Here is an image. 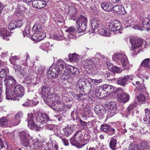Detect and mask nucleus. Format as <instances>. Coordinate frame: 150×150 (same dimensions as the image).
<instances>
[{
  "label": "nucleus",
  "instance_id": "f257e3e1",
  "mask_svg": "<svg viewBox=\"0 0 150 150\" xmlns=\"http://www.w3.org/2000/svg\"><path fill=\"white\" fill-rule=\"evenodd\" d=\"M35 116L37 123L36 124L34 120L33 114L28 113L27 115L28 126L32 129L35 127H38L40 126V124H45L50 120L48 115L45 113L36 112L35 113Z\"/></svg>",
  "mask_w": 150,
  "mask_h": 150
},
{
  "label": "nucleus",
  "instance_id": "f03ea898",
  "mask_svg": "<svg viewBox=\"0 0 150 150\" xmlns=\"http://www.w3.org/2000/svg\"><path fill=\"white\" fill-rule=\"evenodd\" d=\"M6 98L8 100H19L24 94V89L21 85H16L13 87L6 89Z\"/></svg>",
  "mask_w": 150,
  "mask_h": 150
},
{
  "label": "nucleus",
  "instance_id": "7ed1b4c3",
  "mask_svg": "<svg viewBox=\"0 0 150 150\" xmlns=\"http://www.w3.org/2000/svg\"><path fill=\"white\" fill-rule=\"evenodd\" d=\"M124 90L121 88L116 89L114 93L116 95V98L117 101L120 103H125L128 101L129 99V95L125 93Z\"/></svg>",
  "mask_w": 150,
  "mask_h": 150
},
{
  "label": "nucleus",
  "instance_id": "20e7f679",
  "mask_svg": "<svg viewBox=\"0 0 150 150\" xmlns=\"http://www.w3.org/2000/svg\"><path fill=\"white\" fill-rule=\"evenodd\" d=\"M87 22V18L83 16H81L76 21L77 27L79 32H84L86 30Z\"/></svg>",
  "mask_w": 150,
  "mask_h": 150
},
{
  "label": "nucleus",
  "instance_id": "39448f33",
  "mask_svg": "<svg viewBox=\"0 0 150 150\" xmlns=\"http://www.w3.org/2000/svg\"><path fill=\"white\" fill-rule=\"evenodd\" d=\"M59 96L57 93H51L47 98L44 100L49 107L52 108L59 101Z\"/></svg>",
  "mask_w": 150,
  "mask_h": 150
},
{
  "label": "nucleus",
  "instance_id": "423d86ee",
  "mask_svg": "<svg viewBox=\"0 0 150 150\" xmlns=\"http://www.w3.org/2000/svg\"><path fill=\"white\" fill-rule=\"evenodd\" d=\"M23 113L21 112H17L14 117H11L8 120V127H11L16 126L20 123L21 118L22 117Z\"/></svg>",
  "mask_w": 150,
  "mask_h": 150
},
{
  "label": "nucleus",
  "instance_id": "0eeeda50",
  "mask_svg": "<svg viewBox=\"0 0 150 150\" xmlns=\"http://www.w3.org/2000/svg\"><path fill=\"white\" fill-rule=\"evenodd\" d=\"M116 58L119 60L125 69H129V63L127 56L125 54L119 53L116 55Z\"/></svg>",
  "mask_w": 150,
  "mask_h": 150
},
{
  "label": "nucleus",
  "instance_id": "6e6552de",
  "mask_svg": "<svg viewBox=\"0 0 150 150\" xmlns=\"http://www.w3.org/2000/svg\"><path fill=\"white\" fill-rule=\"evenodd\" d=\"M133 79V77L131 76L127 75L123 78H119L117 79L116 83L124 87L127 84L128 81L130 82Z\"/></svg>",
  "mask_w": 150,
  "mask_h": 150
},
{
  "label": "nucleus",
  "instance_id": "1a4fd4ad",
  "mask_svg": "<svg viewBox=\"0 0 150 150\" xmlns=\"http://www.w3.org/2000/svg\"><path fill=\"white\" fill-rule=\"evenodd\" d=\"M110 31L114 32L118 31L120 33L121 30V26L119 22L117 20H114L110 23L109 26Z\"/></svg>",
  "mask_w": 150,
  "mask_h": 150
},
{
  "label": "nucleus",
  "instance_id": "9d476101",
  "mask_svg": "<svg viewBox=\"0 0 150 150\" xmlns=\"http://www.w3.org/2000/svg\"><path fill=\"white\" fill-rule=\"evenodd\" d=\"M4 81L6 88L13 87L16 83V80L14 78L9 76H6L5 79Z\"/></svg>",
  "mask_w": 150,
  "mask_h": 150
},
{
  "label": "nucleus",
  "instance_id": "9b49d317",
  "mask_svg": "<svg viewBox=\"0 0 150 150\" xmlns=\"http://www.w3.org/2000/svg\"><path fill=\"white\" fill-rule=\"evenodd\" d=\"M86 85V89L89 90L91 88V84L89 82L86 83L85 81H82L81 80H79L77 83L76 87L77 89L81 90L85 88L84 86Z\"/></svg>",
  "mask_w": 150,
  "mask_h": 150
},
{
  "label": "nucleus",
  "instance_id": "f8f14e48",
  "mask_svg": "<svg viewBox=\"0 0 150 150\" xmlns=\"http://www.w3.org/2000/svg\"><path fill=\"white\" fill-rule=\"evenodd\" d=\"M107 110L110 116H112L117 112V108L116 104L114 102L109 103L107 105Z\"/></svg>",
  "mask_w": 150,
  "mask_h": 150
},
{
  "label": "nucleus",
  "instance_id": "ddd939ff",
  "mask_svg": "<svg viewBox=\"0 0 150 150\" xmlns=\"http://www.w3.org/2000/svg\"><path fill=\"white\" fill-rule=\"evenodd\" d=\"M54 66H52L47 71V74L50 77L55 78L58 77L59 72H60Z\"/></svg>",
  "mask_w": 150,
  "mask_h": 150
},
{
  "label": "nucleus",
  "instance_id": "4468645a",
  "mask_svg": "<svg viewBox=\"0 0 150 150\" xmlns=\"http://www.w3.org/2000/svg\"><path fill=\"white\" fill-rule=\"evenodd\" d=\"M144 41L142 39H133L131 42V50H133L136 48L141 47L144 45Z\"/></svg>",
  "mask_w": 150,
  "mask_h": 150
},
{
  "label": "nucleus",
  "instance_id": "2eb2a0df",
  "mask_svg": "<svg viewBox=\"0 0 150 150\" xmlns=\"http://www.w3.org/2000/svg\"><path fill=\"white\" fill-rule=\"evenodd\" d=\"M50 88L47 86H44L41 89L42 97L44 100L46 99L51 94L50 93Z\"/></svg>",
  "mask_w": 150,
  "mask_h": 150
},
{
  "label": "nucleus",
  "instance_id": "dca6fc26",
  "mask_svg": "<svg viewBox=\"0 0 150 150\" xmlns=\"http://www.w3.org/2000/svg\"><path fill=\"white\" fill-rule=\"evenodd\" d=\"M136 107L135 104L129 105L127 108L125 112L126 117H127L130 115L132 116L134 113V112L136 110Z\"/></svg>",
  "mask_w": 150,
  "mask_h": 150
},
{
  "label": "nucleus",
  "instance_id": "f3484780",
  "mask_svg": "<svg viewBox=\"0 0 150 150\" xmlns=\"http://www.w3.org/2000/svg\"><path fill=\"white\" fill-rule=\"evenodd\" d=\"M94 110L97 114L101 115L104 114L106 112L105 108L101 105H97L96 106Z\"/></svg>",
  "mask_w": 150,
  "mask_h": 150
},
{
  "label": "nucleus",
  "instance_id": "a211bd4d",
  "mask_svg": "<svg viewBox=\"0 0 150 150\" xmlns=\"http://www.w3.org/2000/svg\"><path fill=\"white\" fill-rule=\"evenodd\" d=\"M78 133V132H77L74 134L72 138L70 139V142L72 145L75 146L77 147H81L84 146V144H81L80 143V140L78 139L77 140V138H76V135Z\"/></svg>",
  "mask_w": 150,
  "mask_h": 150
},
{
  "label": "nucleus",
  "instance_id": "6ab92c4d",
  "mask_svg": "<svg viewBox=\"0 0 150 150\" xmlns=\"http://www.w3.org/2000/svg\"><path fill=\"white\" fill-rule=\"evenodd\" d=\"M66 108V105L62 101L59 100L52 108L54 110H57L62 111Z\"/></svg>",
  "mask_w": 150,
  "mask_h": 150
},
{
  "label": "nucleus",
  "instance_id": "aec40b11",
  "mask_svg": "<svg viewBox=\"0 0 150 150\" xmlns=\"http://www.w3.org/2000/svg\"><path fill=\"white\" fill-rule=\"evenodd\" d=\"M101 7L104 10L110 12L112 10V5L111 3L103 2L101 4Z\"/></svg>",
  "mask_w": 150,
  "mask_h": 150
},
{
  "label": "nucleus",
  "instance_id": "412c9836",
  "mask_svg": "<svg viewBox=\"0 0 150 150\" xmlns=\"http://www.w3.org/2000/svg\"><path fill=\"white\" fill-rule=\"evenodd\" d=\"M18 57L17 56H14L11 57L9 59L11 64H13L14 67L13 68L15 69V71L19 69L21 67V66L19 64H16V60H17Z\"/></svg>",
  "mask_w": 150,
  "mask_h": 150
},
{
  "label": "nucleus",
  "instance_id": "4be33fe9",
  "mask_svg": "<svg viewBox=\"0 0 150 150\" xmlns=\"http://www.w3.org/2000/svg\"><path fill=\"white\" fill-rule=\"evenodd\" d=\"M46 4L44 3H42L40 0H35L32 2L33 6L36 8L41 9V8L45 7Z\"/></svg>",
  "mask_w": 150,
  "mask_h": 150
},
{
  "label": "nucleus",
  "instance_id": "5701e85b",
  "mask_svg": "<svg viewBox=\"0 0 150 150\" xmlns=\"http://www.w3.org/2000/svg\"><path fill=\"white\" fill-rule=\"evenodd\" d=\"M83 65L86 68L90 69L94 66V62L91 59L86 60L84 61Z\"/></svg>",
  "mask_w": 150,
  "mask_h": 150
},
{
  "label": "nucleus",
  "instance_id": "b1692460",
  "mask_svg": "<svg viewBox=\"0 0 150 150\" xmlns=\"http://www.w3.org/2000/svg\"><path fill=\"white\" fill-rule=\"evenodd\" d=\"M54 66V68H56L60 71H62L64 68H65L66 67L65 62L61 59L58 60L57 62V64Z\"/></svg>",
  "mask_w": 150,
  "mask_h": 150
},
{
  "label": "nucleus",
  "instance_id": "393cba45",
  "mask_svg": "<svg viewBox=\"0 0 150 150\" xmlns=\"http://www.w3.org/2000/svg\"><path fill=\"white\" fill-rule=\"evenodd\" d=\"M68 57L70 61L73 63L78 62L81 58L78 55L75 53L70 54L68 55Z\"/></svg>",
  "mask_w": 150,
  "mask_h": 150
},
{
  "label": "nucleus",
  "instance_id": "a878e982",
  "mask_svg": "<svg viewBox=\"0 0 150 150\" xmlns=\"http://www.w3.org/2000/svg\"><path fill=\"white\" fill-rule=\"evenodd\" d=\"M68 14L71 18H75L76 16L77 10L74 6H71L69 9Z\"/></svg>",
  "mask_w": 150,
  "mask_h": 150
},
{
  "label": "nucleus",
  "instance_id": "bb28decb",
  "mask_svg": "<svg viewBox=\"0 0 150 150\" xmlns=\"http://www.w3.org/2000/svg\"><path fill=\"white\" fill-rule=\"evenodd\" d=\"M146 117L143 118L144 122L148 121V124L150 125V108H146L144 110Z\"/></svg>",
  "mask_w": 150,
  "mask_h": 150
},
{
  "label": "nucleus",
  "instance_id": "cd10ccee",
  "mask_svg": "<svg viewBox=\"0 0 150 150\" xmlns=\"http://www.w3.org/2000/svg\"><path fill=\"white\" fill-rule=\"evenodd\" d=\"M136 98L137 101L139 103L143 102L145 100V98L144 96L140 92H137L136 93Z\"/></svg>",
  "mask_w": 150,
  "mask_h": 150
},
{
  "label": "nucleus",
  "instance_id": "c85d7f7f",
  "mask_svg": "<svg viewBox=\"0 0 150 150\" xmlns=\"http://www.w3.org/2000/svg\"><path fill=\"white\" fill-rule=\"evenodd\" d=\"M103 91H106L109 94H111L114 91L113 87L109 85H105L103 86Z\"/></svg>",
  "mask_w": 150,
  "mask_h": 150
},
{
  "label": "nucleus",
  "instance_id": "c756f323",
  "mask_svg": "<svg viewBox=\"0 0 150 150\" xmlns=\"http://www.w3.org/2000/svg\"><path fill=\"white\" fill-rule=\"evenodd\" d=\"M99 34L103 36H108L110 35L109 30L103 27L99 30Z\"/></svg>",
  "mask_w": 150,
  "mask_h": 150
},
{
  "label": "nucleus",
  "instance_id": "7c9ffc66",
  "mask_svg": "<svg viewBox=\"0 0 150 150\" xmlns=\"http://www.w3.org/2000/svg\"><path fill=\"white\" fill-rule=\"evenodd\" d=\"M10 35V33L9 32L5 30L1 32L0 36L3 39H5L6 40L8 41L9 40L8 37Z\"/></svg>",
  "mask_w": 150,
  "mask_h": 150
},
{
  "label": "nucleus",
  "instance_id": "2f4dec72",
  "mask_svg": "<svg viewBox=\"0 0 150 150\" xmlns=\"http://www.w3.org/2000/svg\"><path fill=\"white\" fill-rule=\"evenodd\" d=\"M100 22L97 18H94L91 21V25L93 29H96L99 26Z\"/></svg>",
  "mask_w": 150,
  "mask_h": 150
},
{
  "label": "nucleus",
  "instance_id": "473e14b6",
  "mask_svg": "<svg viewBox=\"0 0 150 150\" xmlns=\"http://www.w3.org/2000/svg\"><path fill=\"white\" fill-rule=\"evenodd\" d=\"M8 121L6 117H3L0 119V126L3 127H8Z\"/></svg>",
  "mask_w": 150,
  "mask_h": 150
},
{
  "label": "nucleus",
  "instance_id": "72a5a7b5",
  "mask_svg": "<svg viewBox=\"0 0 150 150\" xmlns=\"http://www.w3.org/2000/svg\"><path fill=\"white\" fill-rule=\"evenodd\" d=\"M46 37L45 33H40L37 35H34L32 36V38L35 40L40 41L43 40Z\"/></svg>",
  "mask_w": 150,
  "mask_h": 150
},
{
  "label": "nucleus",
  "instance_id": "f704fd0d",
  "mask_svg": "<svg viewBox=\"0 0 150 150\" xmlns=\"http://www.w3.org/2000/svg\"><path fill=\"white\" fill-rule=\"evenodd\" d=\"M67 69H66V70L68 72H69V74L70 73H71L74 75L75 74L78 72L77 68L72 66H69L67 67Z\"/></svg>",
  "mask_w": 150,
  "mask_h": 150
},
{
  "label": "nucleus",
  "instance_id": "c9c22d12",
  "mask_svg": "<svg viewBox=\"0 0 150 150\" xmlns=\"http://www.w3.org/2000/svg\"><path fill=\"white\" fill-rule=\"evenodd\" d=\"M19 136L20 139V140L25 138H30V136L28 132L25 131H22L19 133Z\"/></svg>",
  "mask_w": 150,
  "mask_h": 150
},
{
  "label": "nucleus",
  "instance_id": "e433bc0d",
  "mask_svg": "<svg viewBox=\"0 0 150 150\" xmlns=\"http://www.w3.org/2000/svg\"><path fill=\"white\" fill-rule=\"evenodd\" d=\"M110 127L111 125L109 124H104L100 126V129L104 132H109Z\"/></svg>",
  "mask_w": 150,
  "mask_h": 150
},
{
  "label": "nucleus",
  "instance_id": "4c0bfd02",
  "mask_svg": "<svg viewBox=\"0 0 150 150\" xmlns=\"http://www.w3.org/2000/svg\"><path fill=\"white\" fill-rule=\"evenodd\" d=\"M122 6H121L116 5L113 7L112 6V10L116 13L122 14L123 13L121 12V11L122 10Z\"/></svg>",
  "mask_w": 150,
  "mask_h": 150
},
{
  "label": "nucleus",
  "instance_id": "58836bf2",
  "mask_svg": "<svg viewBox=\"0 0 150 150\" xmlns=\"http://www.w3.org/2000/svg\"><path fill=\"white\" fill-rule=\"evenodd\" d=\"M30 140V138H25V139L20 140L21 144L22 145L26 147L29 146Z\"/></svg>",
  "mask_w": 150,
  "mask_h": 150
},
{
  "label": "nucleus",
  "instance_id": "ea45409f",
  "mask_svg": "<svg viewBox=\"0 0 150 150\" xmlns=\"http://www.w3.org/2000/svg\"><path fill=\"white\" fill-rule=\"evenodd\" d=\"M149 61V59H145L142 61L140 67L141 66L145 68H149L150 67Z\"/></svg>",
  "mask_w": 150,
  "mask_h": 150
},
{
  "label": "nucleus",
  "instance_id": "a19ab883",
  "mask_svg": "<svg viewBox=\"0 0 150 150\" xmlns=\"http://www.w3.org/2000/svg\"><path fill=\"white\" fill-rule=\"evenodd\" d=\"M33 105H34L35 106V102L31 100H29L28 99L25 101V103L22 104V105L25 107H31Z\"/></svg>",
  "mask_w": 150,
  "mask_h": 150
},
{
  "label": "nucleus",
  "instance_id": "79ce46f5",
  "mask_svg": "<svg viewBox=\"0 0 150 150\" xmlns=\"http://www.w3.org/2000/svg\"><path fill=\"white\" fill-rule=\"evenodd\" d=\"M33 31L35 32H40L42 30L41 25L39 23H37L35 24L33 28Z\"/></svg>",
  "mask_w": 150,
  "mask_h": 150
},
{
  "label": "nucleus",
  "instance_id": "37998d69",
  "mask_svg": "<svg viewBox=\"0 0 150 150\" xmlns=\"http://www.w3.org/2000/svg\"><path fill=\"white\" fill-rule=\"evenodd\" d=\"M116 140L114 139H112L110 141L109 146L111 149L113 150H115L116 149Z\"/></svg>",
  "mask_w": 150,
  "mask_h": 150
},
{
  "label": "nucleus",
  "instance_id": "c03bdc74",
  "mask_svg": "<svg viewBox=\"0 0 150 150\" xmlns=\"http://www.w3.org/2000/svg\"><path fill=\"white\" fill-rule=\"evenodd\" d=\"M18 75L20 78H22L27 75L26 70L25 69H21V67L18 70Z\"/></svg>",
  "mask_w": 150,
  "mask_h": 150
},
{
  "label": "nucleus",
  "instance_id": "a18cd8bd",
  "mask_svg": "<svg viewBox=\"0 0 150 150\" xmlns=\"http://www.w3.org/2000/svg\"><path fill=\"white\" fill-rule=\"evenodd\" d=\"M64 129L65 133V136L67 137H68L72 134V129L70 127H67Z\"/></svg>",
  "mask_w": 150,
  "mask_h": 150
},
{
  "label": "nucleus",
  "instance_id": "49530a36",
  "mask_svg": "<svg viewBox=\"0 0 150 150\" xmlns=\"http://www.w3.org/2000/svg\"><path fill=\"white\" fill-rule=\"evenodd\" d=\"M66 70H64L62 73L63 75H61V79L63 80H67L70 76V74Z\"/></svg>",
  "mask_w": 150,
  "mask_h": 150
},
{
  "label": "nucleus",
  "instance_id": "de8ad7c7",
  "mask_svg": "<svg viewBox=\"0 0 150 150\" xmlns=\"http://www.w3.org/2000/svg\"><path fill=\"white\" fill-rule=\"evenodd\" d=\"M77 120L78 121V122H79L80 125L82 126L81 129H84L85 128V127L87 126V122L83 121L79 117H77Z\"/></svg>",
  "mask_w": 150,
  "mask_h": 150
},
{
  "label": "nucleus",
  "instance_id": "09e8293b",
  "mask_svg": "<svg viewBox=\"0 0 150 150\" xmlns=\"http://www.w3.org/2000/svg\"><path fill=\"white\" fill-rule=\"evenodd\" d=\"M7 71L4 68H0V78H3L6 76Z\"/></svg>",
  "mask_w": 150,
  "mask_h": 150
},
{
  "label": "nucleus",
  "instance_id": "8fccbe9b",
  "mask_svg": "<svg viewBox=\"0 0 150 150\" xmlns=\"http://www.w3.org/2000/svg\"><path fill=\"white\" fill-rule=\"evenodd\" d=\"M90 9L91 10L92 12L95 15H96L98 13V10L95 6V4H93L90 6Z\"/></svg>",
  "mask_w": 150,
  "mask_h": 150
},
{
  "label": "nucleus",
  "instance_id": "3c124183",
  "mask_svg": "<svg viewBox=\"0 0 150 150\" xmlns=\"http://www.w3.org/2000/svg\"><path fill=\"white\" fill-rule=\"evenodd\" d=\"M140 150H146L148 149L146 142H143L141 144H139Z\"/></svg>",
  "mask_w": 150,
  "mask_h": 150
},
{
  "label": "nucleus",
  "instance_id": "603ef678",
  "mask_svg": "<svg viewBox=\"0 0 150 150\" xmlns=\"http://www.w3.org/2000/svg\"><path fill=\"white\" fill-rule=\"evenodd\" d=\"M105 78L108 79L109 80H112L114 78L113 72H112L111 74L109 72H107L105 74Z\"/></svg>",
  "mask_w": 150,
  "mask_h": 150
},
{
  "label": "nucleus",
  "instance_id": "864d4df0",
  "mask_svg": "<svg viewBox=\"0 0 150 150\" xmlns=\"http://www.w3.org/2000/svg\"><path fill=\"white\" fill-rule=\"evenodd\" d=\"M112 72L117 73H119L122 72V69L121 68L115 66L113 67L112 68Z\"/></svg>",
  "mask_w": 150,
  "mask_h": 150
},
{
  "label": "nucleus",
  "instance_id": "5fc2aeb1",
  "mask_svg": "<svg viewBox=\"0 0 150 150\" xmlns=\"http://www.w3.org/2000/svg\"><path fill=\"white\" fill-rule=\"evenodd\" d=\"M47 127L48 129H49L51 131H55L57 129V126L56 125L52 124H50L48 125L47 126Z\"/></svg>",
  "mask_w": 150,
  "mask_h": 150
},
{
  "label": "nucleus",
  "instance_id": "6e6d98bb",
  "mask_svg": "<svg viewBox=\"0 0 150 150\" xmlns=\"http://www.w3.org/2000/svg\"><path fill=\"white\" fill-rule=\"evenodd\" d=\"M16 22L11 23L8 25V28L10 30H13L16 28Z\"/></svg>",
  "mask_w": 150,
  "mask_h": 150
},
{
  "label": "nucleus",
  "instance_id": "4d7b16f0",
  "mask_svg": "<svg viewBox=\"0 0 150 150\" xmlns=\"http://www.w3.org/2000/svg\"><path fill=\"white\" fill-rule=\"evenodd\" d=\"M66 31L67 32L69 33L70 34L73 35V33L75 31V29L73 27H71L67 29Z\"/></svg>",
  "mask_w": 150,
  "mask_h": 150
},
{
  "label": "nucleus",
  "instance_id": "13d9d810",
  "mask_svg": "<svg viewBox=\"0 0 150 150\" xmlns=\"http://www.w3.org/2000/svg\"><path fill=\"white\" fill-rule=\"evenodd\" d=\"M131 48L130 49L131 50ZM133 50L132 52V53H133V55H136L141 50L140 49H138V48H136L135 49H134L133 50Z\"/></svg>",
  "mask_w": 150,
  "mask_h": 150
},
{
  "label": "nucleus",
  "instance_id": "bf43d9fd",
  "mask_svg": "<svg viewBox=\"0 0 150 150\" xmlns=\"http://www.w3.org/2000/svg\"><path fill=\"white\" fill-rule=\"evenodd\" d=\"M59 138L62 139L64 137V136H65V133L64 129L62 130H60L59 131Z\"/></svg>",
  "mask_w": 150,
  "mask_h": 150
},
{
  "label": "nucleus",
  "instance_id": "052dcab7",
  "mask_svg": "<svg viewBox=\"0 0 150 150\" xmlns=\"http://www.w3.org/2000/svg\"><path fill=\"white\" fill-rule=\"evenodd\" d=\"M103 91V86L102 87L100 86H98L97 87L95 90V92L96 93L97 92H100V91Z\"/></svg>",
  "mask_w": 150,
  "mask_h": 150
},
{
  "label": "nucleus",
  "instance_id": "680f3d73",
  "mask_svg": "<svg viewBox=\"0 0 150 150\" xmlns=\"http://www.w3.org/2000/svg\"><path fill=\"white\" fill-rule=\"evenodd\" d=\"M139 87V89L140 91H143L146 89V87H144V83H140Z\"/></svg>",
  "mask_w": 150,
  "mask_h": 150
},
{
  "label": "nucleus",
  "instance_id": "e2e57ef3",
  "mask_svg": "<svg viewBox=\"0 0 150 150\" xmlns=\"http://www.w3.org/2000/svg\"><path fill=\"white\" fill-rule=\"evenodd\" d=\"M91 80L94 84L97 83L98 84L102 81V79H92Z\"/></svg>",
  "mask_w": 150,
  "mask_h": 150
},
{
  "label": "nucleus",
  "instance_id": "0e129e2a",
  "mask_svg": "<svg viewBox=\"0 0 150 150\" xmlns=\"http://www.w3.org/2000/svg\"><path fill=\"white\" fill-rule=\"evenodd\" d=\"M0 150H6L3 144L2 139H0Z\"/></svg>",
  "mask_w": 150,
  "mask_h": 150
},
{
  "label": "nucleus",
  "instance_id": "69168bd1",
  "mask_svg": "<svg viewBox=\"0 0 150 150\" xmlns=\"http://www.w3.org/2000/svg\"><path fill=\"white\" fill-rule=\"evenodd\" d=\"M49 45L50 43L49 42H47L46 43H43L41 46H40V48L42 49L43 48L42 46H45V47H47L49 46Z\"/></svg>",
  "mask_w": 150,
  "mask_h": 150
},
{
  "label": "nucleus",
  "instance_id": "338daca9",
  "mask_svg": "<svg viewBox=\"0 0 150 150\" xmlns=\"http://www.w3.org/2000/svg\"><path fill=\"white\" fill-rule=\"evenodd\" d=\"M63 143L65 146H67L69 144V142L68 140L65 139H62Z\"/></svg>",
  "mask_w": 150,
  "mask_h": 150
},
{
  "label": "nucleus",
  "instance_id": "774afa93",
  "mask_svg": "<svg viewBox=\"0 0 150 150\" xmlns=\"http://www.w3.org/2000/svg\"><path fill=\"white\" fill-rule=\"evenodd\" d=\"M145 28L148 30H150V21H148L146 25H145Z\"/></svg>",
  "mask_w": 150,
  "mask_h": 150
}]
</instances>
